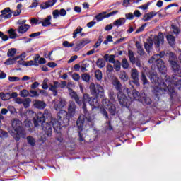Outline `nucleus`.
I'll return each instance as SVG.
<instances>
[{
    "label": "nucleus",
    "mask_w": 181,
    "mask_h": 181,
    "mask_svg": "<svg viewBox=\"0 0 181 181\" xmlns=\"http://www.w3.org/2000/svg\"><path fill=\"white\" fill-rule=\"evenodd\" d=\"M95 19L98 22H100V21H103V19H105L107 17V11H104L103 13H100L95 16Z\"/></svg>",
    "instance_id": "473e14b6"
},
{
    "label": "nucleus",
    "mask_w": 181,
    "mask_h": 181,
    "mask_svg": "<svg viewBox=\"0 0 181 181\" xmlns=\"http://www.w3.org/2000/svg\"><path fill=\"white\" fill-rule=\"evenodd\" d=\"M59 12L60 16H66V15L67 14V11H66V10L64 8L60 9V11H59Z\"/></svg>",
    "instance_id": "338daca9"
},
{
    "label": "nucleus",
    "mask_w": 181,
    "mask_h": 181,
    "mask_svg": "<svg viewBox=\"0 0 181 181\" xmlns=\"http://www.w3.org/2000/svg\"><path fill=\"white\" fill-rule=\"evenodd\" d=\"M24 66H39V64H35L33 60L27 61L24 62Z\"/></svg>",
    "instance_id": "4d7b16f0"
},
{
    "label": "nucleus",
    "mask_w": 181,
    "mask_h": 181,
    "mask_svg": "<svg viewBox=\"0 0 181 181\" xmlns=\"http://www.w3.org/2000/svg\"><path fill=\"white\" fill-rule=\"evenodd\" d=\"M30 29V25L28 24H24L23 25H20L18 28V33H21V35H23V33H26L27 30H29Z\"/></svg>",
    "instance_id": "cd10ccee"
},
{
    "label": "nucleus",
    "mask_w": 181,
    "mask_h": 181,
    "mask_svg": "<svg viewBox=\"0 0 181 181\" xmlns=\"http://www.w3.org/2000/svg\"><path fill=\"white\" fill-rule=\"evenodd\" d=\"M50 21H52V16H47V17L44 19V21H39L38 25L41 23L44 27L50 26V25H52Z\"/></svg>",
    "instance_id": "bb28decb"
},
{
    "label": "nucleus",
    "mask_w": 181,
    "mask_h": 181,
    "mask_svg": "<svg viewBox=\"0 0 181 181\" xmlns=\"http://www.w3.org/2000/svg\"><path fill=\"white\" fill-rule=\"evenodd\" d=\"M66 104L67 102H66V100L60 98L59 100L54 102V108L56 111H59V110H62Z\"/></svg>",
    "instance_id": "a211bd4d"
},
{
    "label": "nucleus",
    "mask_w": 181,
    "mask_h": 181,
    "mask_svg": "<svg viewBox=\"0 0 181 181\" xmlns=\"http://www.w3.org/2000/svg\"><path fill=\"white\" fill-rule=\"evenodd\" d=\"M122 67H123V69H128L129 67V63L125 58L122 60Z\"/></svg>",
    "instance_id": "de8ad7c7"
},
{
    "label": "nucleus",
    "mask_w": 181,
    "mask_h": 181,
    "mask_svg": "<svg viewBox=\"0 0 181 181\" xmlns=\"http://www.w3.org/2000/svg\"><path fill=\"white\" fill-rule=\"evenodd\" d=\"M8 111H10L11 114H15L16 112V109L13 106H8Z\"/></svg>",
    "instance_id": "0e129e2a"
},
{
    "label": "nucleus",
    "mask_w": 181,
    "mask_h": 181,
    "mask_svg": "<svg viewBox=\"0 0 181 181\" xmlns=\"http://www.w3.org/2000/svg\"><path fill=\"white\" fill-rule=\"evenodd\" d=\"M166 83H162L153 90L154 95L158 100H159L162 94L169 91L170 94H173L175 93V87L177 88H181V79L177 78V75H175L172 78L166 76L165 78Z\"/></svg>",
    "instance_id": "f257e3e1"
},
{
    "label": "nucleus",
    "mask_w": 181,
    "mask_h": 181,
    "mask_svg": "<svg viewBox=\"0 0 181 181\" xmlns=\"http://www.w3.org/2000/svg\"><path fill=\"white\" fill-rule=\"evenodd\" d=\"M90 90L91 94L95 97H98V95H100V97H103V95H104V88L100 84H97L95 86L94 83H91L90 84Z\"/></svg>",
    "instance_id": "0eeeda50"
},
{
    "label": "nucleus",
    "mask_w": 181,
    "mask_h": 181,
    "mask_svg": "<svg viewBox=\"0 0 181 181\" xmlns=\"http://www.w3.org/2000/svg\"><path fill=\"white\" fill-rule=\"evenodd\" d=\"M150 80L153 84H156L157 86L154 88V90L159 87V86H162V84H159V81H160V78L158 76V74L156 72H150Z\"/></svg>",
    "instance_id": "4468645a"
},
{
    "label": "nucleus",
    "mask_w": 181,
    "mask_h": 181,
    "mask_svg": "<svg viewBox=\"0 0 181 181\" xmlns=\"http://www.w3.org/2000/svg\"><path fill=\"white\" fill-rule=\"evenodd\" d=\"M117 98L121 105H123L124 107H128V105H129V100L128 98H127V95H125L122 92H119L117 93Z\"/></svg>",
    "instance_id": "9b49d317"
},
{
    "label": "nucleus",
    "mask_w": 181,
    "mask_h": 181,
    "mask_svg": "<svg viewBox=\"0 0 181 181\" xmlns=\"http://www.w3.org/2000/svg\"><path fill=\"white\" fill-rule=\"evenodd\" d=\"M112 85L115 88V89L119 91V93H121V88L122 87V85L121 84V82L119 80H118L117 78H115L112 80Z\"/></svg>",
    "instance_id": "a878e982"
},
{
    "label": "nucleus",
    "mask_w": 181,
    "mask_h": 181,
    "mask_svg": "<svg viewBox=\"0 0 181 181\" xmlns=\"http://www.w3.org/2000/svg\"><path fill=\"white\" fill-rule=\"evenodd\" d=\"M11 127L13 130H9L8 132L16 141H21V138H26V131L23 129L22 122L18 119H13L11 121Z\"/></svg>",
    "instance_id": "f03ea898"
},
{
    "label": "nucleus",
    "mask_w": 181,
    "mask_h": 181,
    "mask_svg": "<svg viewBox=\"0 0 181 181\" xmlns=\"http://www.w3.org/2000/svg\"><path fill=\"white\" fill-rule=\"evenodd\" d=\"M27 142L30 146H35V145H36V139L32 136H28L27 137Z\"/></svg>",
    "instance_id": "c9c22d12"
},
{
    "label": "nucleus",
    "mask_w": 181,
    "mask_h": 181,
    "mask_svg": "<svg viewBox=\"0 0 181 181\" xmlns=\"http://www.w3.org/2000/svg\"><path fill=\"white\" fill-rule=\"evenodd\" d=\"M69 93L70 95V97H71L76 103H78V105H81V100H80V97H78V95H77V93L76 91L73 90V89L69 88Z\"/></svg>",
    "instance_id": "6ab92c4d"
},
{
    "label": "nucleus",
    "mask_w": 181,
    "mask_h": 181,
    "mask_svg": "<svg viewBox=\"0 0 181 181\" xmlns=\"http://www.w3.org/2000/svg\"><path fill=\"white\" fill-rule=\"evenodd\" d=\"M72 78L73 80H74L75 81H78L80 80V74H77V73H74L72 75Z\"/></svg>",
    "instance_id": "680f3d73"
},
{
    "label": "nucleus",
    "mask_w": 181,
    "mask_h": 181,
    "mask_svg": "<svg viewBox=\"0 0 181 181\" xmlns=\"http://www.w3.org/2000/svg\"><path fill=\"white\" fill-rule=\"evenodd\" d=\"M154 44L156 45V47H159L160 45H163V35H159L156 37L154 40Z\"/></svg>",
    "instance_id": "c756f323"
},
{
    "label": "nucleus",
    "mask_w": 181,
    "mask_h": 181,
    "mask_svg": "<svg viewBox=\"0 0 181 181\" xmlns=\"http://www.w3.org/2000/svg\"><path fill=\"white\" fill-rule=\"evenodd\" d=\"M145 26H146V23L141 26L139 29L136 30V33H139L141 32H143L145 29Z\"/></svg>",
    "instance_id": "774afa93"
},
{
    "label": "nucleus",
    "mask_w": 181,
    "mask_h": 181,
    "mask_svg": "<svg viewBox=\"0 0 181 181\" xmlns=\"http://www.w3.org/2000/svg\"><path fill=\"white\" fill-rule=\"evenodd\" d=\"M19 59V57H16L14 58H9L5 62V64L7 66H11V64H15V62Z\"/></svg>",
    "instance_id": "4c0bfd02"
},
{
    "label": "nucleus",
    "mask_w": 181,
    "mask_h": 181,
    "mask_svg": "<svg viewBox=\"0 0 181 181\" xmlns=\"http://www.w3.org/2000/svg\"><path fill=\"white\" fill-rule=\"evenodd\" d=\"M30 98H26L25 100H23V105L25 108H28L29 107V104L31 103Z\"/></svg>",
    "instance_id": "8fccbe9b"
},
{
    "label": "nucleus",
    "mask_w": 181,
    "mask_h": 181,
    "mask_svg": "<svg viewBox=\"0 0 181 181\" xmlns=\"http://www.w3.org/2000/svg\"><path fill=\"white\" fill-rule=\"evenodd\" d=\"M81 101H82L81 104L83 105L82 108L84 112H87V106L86 105V103H88V104L91 105V107H96L98 105V103H97V98H93L90 97L89 94H87V93L83 95V100Z\"/></svg>",
    "instance_id": "423d86ee"
},
{
    "label": "nucleus",
    "mask_w": 181,
    "mask_h": 181,
    "mask_svg": "<svg viewBox=\"0 0 181 181\" xmlns=\"http://www.w3.org/2000/svg\"><path fill=\"white\" fill-rule=\"evenodd\" d=\"M8 81H11V83H15L16 81H20L21 78L18 76H8Z\"/></svg>",
    "instance_id": "864d4df0"
},
{
    "label": "nucleus",
    "mask_w": 181,
    "mask_h": 181,
    "mask_svg": "<svg viewBox=\"0 0 181 181\" xmlns=\"http://www.w3.org/2000/svg\"><path fill=\"white\" fill-rule=\"evenodd\" d=\"M20 95L21 97H23V98L28 97V96L29 97V90L26 89H23L21 90Z\"/></svg>",
    "instance_id": "09e8293b"
},
{
    "label": "nucleus",
    "mask_w": 181,
    "mask_h": 181,
    "mask_svg": "<svg viewBox=\"0 0 181 181\" xmlns=\"http://www.w3.org/2000/svg\"><path fill=\"white\" fill-rule=\"evenodd\" d=\"M46 119H49V121L53 119L52 117V112L47 109L45 110L44 113L38 112L36 117L33 118L35 127H40V124H42V122H45Z\"/></svg>",
    "instance_id": "20e7f679"
},
{
    "label": "nucleus",
    "mask_w": 181,
    "mask_h": 181,
    "mask_svg": "<svg viewBox=\"0 0 181 181\" xmlns=\"http://www.w3.org/2000/svg\"><path fill=\"white\" fill-rule=\"evenodd\" d=\"M84 115L79 116L76 121V127L78 129V132L83 131V127H84V121L90 122V124L94 122V115L88 113V112H84Z\"/></svg>",
    "instance_id": "39448f33"
},
{
    "label": "nucleus",
    "mask_w": 181,
    "mask_h": 181,
    "mask_svg": "<svg viewBox=\"0 0 181 181\" xmlns=\"http://www.w3.org/2000/svg\"><path fill=\"white\" fill-rule=\"evenodd\" d=\"M176 55L173 54V52H170L169 54V63H172V62H176Z\"/></svg>",
    "instance_id": "6e6d98bb"
},
{
    "label": "nucleus",
    "mask_w": 181,
    "mask_h": 181,
    "mask_svg": "<svg viewBox=\"0 0 181 181\" xmlns=\"http://www.w3.org/2000/svg\"><path fill=\"white\" fill-rule=\"evenodd\" d=\"M156 15H158V13H156L155 11L147 13L144 15L142 19H143V21H144V22H148V21H151V19H152V18H153V16H156Z\"/></svg>",
    "instance_id": "393cba45"
},
{
    "label": "nucleus",
    "mask_w": 181,
    "mask_h": 181,
    "mask_svg": "<svg viewBox=\"0 0 181 181\" xmlns=\"http://www.w3.org/2000/svg\"><path fill=\"white\" fill-rule=\"evenodd\" d=\"M171 27H172L173 33L175 35H177V33H179V28L173 25H172Z\"/></svg>",
    "instance_id": "69168bd1"
},
{
    "label": "nucleus",
    "mask_w": 181,
    "mask_h": 181,
    "mask_svg": "<svg viewBox=\"0 0 181 181\" xmlns=\"http://www.w3.org/2000/svg\"><path fill=\"white\" fill-rule=\"evenodd\" d=\"M76 103L73 101L69 102L68 105V115L71 118L76 115Z\"/></svg>",
    "instance_id": "2eb2a0df"
},
{
    "label": "nucleus",
    "mask_w": 181,
    "mask_h": 181,
    "mask_svg": "<svg viewBox=\"0 0 181 181\" xmlns=\"http://www.w3.org/2000/svg\"><path fill=\"white\" fill-rule=\"evenodd\" d=\"M95 76L97 80L99 81L103 79V72H101L100 70H96L95 71Z\"/></svg>",
    "instance_id": "37998d69"
},
{
    "label": "nucleus",
    "mask_w": 181,
    "mask_h": 181,
    "mask_svg": "<svg viewBox=\"0 0 181 181\" xmlns=\"http://www.w3.org/2000/svg\"><path fill=\"white\" fill-rule=\"evenodd\" d=\"M8 136H9L8 132L0 129V138H8Z\"/></svg>",
    "instance_id": "5fc2aeb1"
},
{
    "label": "nucleus",
    "mask_w": 181,
    "mask_h": 181,
    "mask_svg": "<svg viewBox=\"0 0 181 181\" xmlns=\"http://www.w3.org/2000/svg\"><path fill=\"white\" fill-rule=\"evenodd\" d=\"M62 45L64 47H73L74 46V44L73 43L70 44L69 43V41H64Z\"/></svg>",
    "instance_id": "bf43d9fd"
},
{
    "label": "nucleus",
    "mask_w": 181,
    "mask_h": 181,
    "mask_svg": "<svg viewBox=\"0 0 181 181\" xmlns=\"http://www.w3.org/2000/svg\"><path fill=\"white\" fill-rule=\"evenodd\" d=\"M15 54H16V49H15V48H11L7 52V56L8 57H13V56H15Z\"/></svg>",
    "instance_id": "a19ab883"
},
{
    "label": "nucleus",
    "mask_w": 181,
    "mask_h": 181,
    "mask_svg": "<svg viewBox=\"0 0 181 181\" xmlns=\"http://www.w3.org/2000/svg\"><path fill=\"white\" fill-rule=\"evenodd\" d=\"M102 104L103 107L109 111L110 115H115L117 113V107H115V105L111 103L110 102V100L108 99H103L102 100Z\"/></svg>",
    "instance_id": "1a4fd4ad"
},
{
    "label": "nucleus",
    "mask_w": 181,
    "mask_h": 181,
    "mask_svg": "<svg viewBox=\"0 0 181 181\" xmlns=\"http://www.w3.org/2000/svg\"><path fill=\"white\" fill-rule=\"evenodd\" d=\"M96 66L99 67V69H103V67L105 66V61L103 59H98L96 62Z\"/></svg>",
    "instance_id": "ea45409f"
},
{
    "label": "nucleus",
    "mask_w": 181,
    "mask_h": 181,
    "mask_svg": "<svg viewBox=\"0 0 181 181\" xmlns=\"http://www.w3.org/2000/svg\"><path fill=\"white\" fill-rule=\"evenodd\" d=\"M29 97L35 98V97H39V93L36 90H30L29 92Z\"/></svg>",
    "instance_id": "603ef678"
},
{
    "label": "nucleus",
    "mask_w": 181,
    "mask_h": 181,
    "mask_svg": "<svg viewBox=\"0 0 181 181\" xmlns=\"http://www.w3.org/2000/svg\"><path fill=\"white\" fill-rule=\"evenodd\" d=\"M71 117L66 110H60L57 114V119H53L51 121L52 127L54 131H59L62 128V124L63 127H66L69 125V122H70V119Z\"/></svg>",
    "instance_id": "7ed1b4c3"
},
{
    "label": "nucleus",
    "mask_w": 181,
    "mask_h": 181,
    "mask_svg": "<svg viewBox=\"0 0 181 181\" xmlns=\"http://www.w3.org/2000/svg\"><path fill=\"white\" fill-rule=\"evenodd\" d=\"M170 64L173 69V71H174L175 74V76H177V77H181V69L179 64H177V62H176V61L171 62Z\"/></svg>",
    "instance_id": "dca6fc26"
},
{
    "label": "nucleus",
    "mask_w": 181,
    "mask_h": 181,
    "mask_svg": "<svg viewBox=\"0 0 181 181\" xmlns=\"http://www.w3.org/2000/svg\"><path fill=\"white\" fill-rule=\"evenodd\" d=\"M125 23V18H121L113 22L114 26H122Z\"/></svg>",
    "instance_id": "f704fd0d"
},
{
    "label": "nucleus",
    "mask_w": 181,
    "mask_h": 181,
    "mask_svg": "<svg viewBox=\"0 0 181 181\" xmlns=\"http://www.w3.org/2000/svg\"><path fill=\"white\" fill-rule=\"evenodd\" d=\"M81 30H83V28L81 27H78L73 33V37L74 39H76L77 37V35L78 33H81Z\"/></svg>",
    "instance_id": "49530a36"
},
{
    "label": "nucleus",
    "mask_w": 181,
    "mask_h": 181,
    "mask_svg": "<svg viewBox=\"0 0 181 181\" xmlns=\"http://www.w3.org/2000/svg\"><path fill=\"white\" fill-rule=\"evenodd\" d=\"M52 15H53L54 19H57V18H59V16H60L59 10H58V9L54 10V11L52 12Z\"/></svg>",
    "instance_id": "052dcab7"
},
{
    "label": "nucleus",
    "mask_w": 181,
    "mask_h": 181,
    "mask_svg": "<svg viewBox=\"0 0 181 181\" xmlns=\"http://www.w3.org/2000/svg\"><path fill=\"white\" fill-rule=\"evenodd\" d=\"M40 125H42V130L45 135H47V136H52V125L53 126L52 121H50L49 123L44 121L40 123Z\"/></svg>",
    "instance_id": "9d476101"
},
{
    "label": "nucleus",
    "mask_w": 181,
    "mask_h": 181,
    "mask_svg": "<svg viewBox=\"0 0 181 181\" xmlns=\"http://www.w3.org/2000/svg\"><path fill=\"white\" fill-rule=\"evenodd\" d=\"M136 47L137 49V53L139 56H144L145 54V50L142 47V44L139 41L136 42Z\"/></svg>",
    "instance_id": "c85d7f7f"
},
{
    "label": "nucleus",
    "mask_w": 181,
    "mask_h": 181,
    "mask_svg": "<svg viewBox=\"0 0 181 181\" xmlns=\"http://www.w3.org/2000/svg\"><path fill=\"white\" fill-rule=\"evenodd\" d=\"M141 81H143L144 86L146 84H149V81H148V78H146V76L145 75V73L142 72L141 73Z\"/></svg>",
    "instance_id": "c03bdc74"
},
{
    "label": "nucleus",
    "mask_w": 181,
    "mask_h": 181,
    "mask_svg": "<svg viewBox=\"0 0 181 181\" xmlns=\"http://www.w3.org/2000/svg\"><path fill=\"white\" fill-rule=\"evenodd\" d=\"M132 95L134 100L136 101H140L142 98V93H139V92L136 90H133L132 92Z\"/></svg>",
    "instance_id": "7c9ffc66"
},
{
    "label": "nucleus",
    "mask_w": 181,
    "mask_h": 181,
    "mask_svg": "<svg viewBox=\"0 0 181 181\" xmlns=\"http://www.w3.org/2000/svg\"><path fill=\"white\" fill-rule=\"evenodd\" d=\"M114 64V69L116 70V71H119L121 70V62L119 61H116L113 63Z\"/></svg>",
    "instance_id": "a18cd8bd"
},
{
    "label": "nucleus",
    "mask_w": 181,
    "mask_h": 181,
    "mask_svg": "<svg viewBox=\"0 0 181 181\" xmlns=\"http://www.w3.org/2000/svg\"><path fill=\"white\" fill-rule=\"evenodd\" d=\"M129 59L132 64H135V55L134 54V52L132 50L128 51Z\"/></svg>",
    "instance_id": "e433bc0d"
},
{
    "label": "nucleus",
    "mask_w": 181,
    "mask_h": 181,
    "mask_svg": "<svg viewBox=\"0 0 181 181\" xmlns=\"http://www.w3.org/2000/svg\"><path fill=\"white\" fill-rule=\"evenodd\" d=\"M81 78H82V80H83V81H86V83H88L90 81V74L85 73L81 75Z\"/></svg>",
    "instance_id": "79ce46f5"
},
{
    "label": "nucleus",
    "mask_w": 181,
    "mask_h": 181,
    "mask_svg": "<svg viewBox=\"0 0 181 181\" xmlns=\"http://www.w3.org/2000/svg\"><path fill=\"white\" fill-rule=\"evenodd\" d=\"M154 63H156L158 69L159 70L160 73L163 74H166V65L165 62L162 59H157V61H154Z\"/></svg>",
    "instance_id": "ddd939ff"
},
{
    "label": "nucleus",
    "mask_w": 181,
    "mask_h": 181,
    "mask_svg": "<svg viewBox=\"0 0 181 181\" xmlns=\"http://www.w3.org/2000/svg\"><path fill=\"white\" fill-rule=\"evenodd\" d=\"M33 105L35 108H37L38 110H45L46 108V103L41 100H35Z\"/></svg>",
    "instance_id": "b1692460"
},
{
    "label": "nucleus",
    "mask_w": 181,
    "mask_h": 181,
    "mask_svg": "<svg viewBox=\"0 0 181 181\" xmlns=\"http://www.w3.org/2000/svg\"><path fill=\"white\" fill-rule=\"evenodd\" d=\"M119 78H120L122 81H127L129 78V76L125 71H121L119 73Z\"/></svg>",
    "instance_id": "2f4dec72"
},
{
    "label": "nucleus",
    "mask_w": 181,
    "mask_h": 181,
    "mask_svg": "<svg viewBox=\"0 0 181 181\" xmlns=\"http://www.w3.org/2000/svg\"><path fill=\"white\" fill-rule=\"evenodd\" d=\"M24 125L27 128H30V127H32V122L30 119H26L24 121Z\"/></svg>",
    "instance_id": "e2e57ef3"
},
{
    "label": "nucleus",
    "mask_w": 181,
    "mask_h": 181,
    "mask_svg": "<svg viewBox=\"0 0 181 181\" xmlns=\"http://www.w3.org/2000/svg\"><path fill=\"white\" fill-rule=\"evenodd\" d=\"M0 18L3 19H9L12 18V11L9 7L6 8L5 9L1 11Z\"/></svg>",
    "instance_id": "f3484780"
},
{
    "label": "nucleus",
    "mask_w": 181,
    "mask_h": 181,
    "mask_svg": "<svg viewBox=\"0 0 181 181\" xmlns=\"http://www.w3.org/2000/svg\"><path fill=\"white\" fill-rule=\"evenodd\" d=\"M131 78L136 86H139V72L135 68L131 69Z\"/></svg>",
    "instance_id": "f8f14e48"
},
{
    "label": "nucleus",
    "mask_w": 181,
    "mask_h": 181,
    "mask_svg": "<svg viewBox=\"0 0 181 181\" xmlns=\"http://www.w3.org/2000/svg\"><path fill=\"white\" fill-rule=\"evenodd\" d=\"M144 49L146 50L147 53H149L151 52V49H152V44L151 43H148L145 42L144 43Z\"/></svg>",
    "instance_id": "3c124183"
},
{
    "label": "nucleus",
    "mask_w": 181,
    "mask_h": 181,
    "mask_svg": "<svg viewBox=\"0 0 181 181\" xmlns=\"http://www.w3.org/2000/svg\"><path fill=\"white\" fill-rule=\"evenodd\" d=\"M165 56V51L160 52L159 54H156L148 60V63L151 64L155 63V61L162 60V57Z\"/></svg>",
    "instance_id": "aec40b11"
},
{
    "label": "nucleus",
    "mask_w": 181,
    "mask_h": 181,
    "mask_svg": "<svg viewBox=\"0 0 181 181\" xmlns=\"http://www.w3.org/2000/svg\"><path fill=\"white\" fill-rule=\"evenodd\" d=\"M100 112H101V114H103V117H105V118L106 119H108V118H109L108 112H107V110L105 109H101Z\"/></svg>",
    "instance_id": "13d9d810"
},
{
    "label": "nucleus",
    "mask_w": 181,
    "mask_h": 181,
    "mask_svg": "<svg viewBox=\"0 0 181 181\" xmlns=\"http://www.w3.org/2000/svg\"><path fill=\"white\" fill-rule=\"evenodd\" d=\"M140 103H142L144 105H151L152 104V100L149 98L145 93H141V98Z\"/></svg>",
    "instance_id": "412c9836"
},
{
    "label": "nucleus",
    "mask_w": 181,
    "mask_h": 181,
    "mask_svg": "<svg viewBox=\"0 0 181 181\" xmlns=\"http://www.w3.org/2000/svg\"><path fill=\"white\" fill-rule=\"evenodd\" d=\"M8 33L10 35L9 37L10 39H16L18 37V34L15 32V30L11 28L8 31Z\"/></svg>",
    "instance_id": "58836bf2"
},
{
    "label": "nucleus",
    "mask_w": 181,
    "mask_h": 181,
    "mask_svg": "<svg viewBox=\"0 0 181 181\" xmlns=\"http://www.w3.org/2000/svg\"><path fill=\"white\" fill-rule=\"evenodd\" d=\"M57 2V0H48L45 3L41 4L42 9H47V8H51Z\"/></svg>",
    "instance_id": "5701e85b"
},
{
    "label": "nucleus",
    "mask_w": 181,
    "mask_h": 181,
    "mask_svg": "<svg viewBox=\"0 0 181 181\" xmlns=\"http://www.w3.org/2000/svg\"><path fill=\"white\" fill-rule=\"evenodd\" d=\"M67 86V82L65 81L59 82V81H54V84L50 83L49 90L52 91L53 95H57V88H64Z\"/></svg>",
    "instance_id": "6e6552de"
},
{
    "label": "nucleus",
    "mask_w": 181,
    "mask_h": 181,
    "mask_svg": "<svg viewBox=\"0 0 181 181\" xmlns=\"http://www.w3.org/2000/svg\"><path fill=\"white\" fill-rule=\"evenodd\" d=\"M90 43V40L83 39L79 42H77L76 44V47L75 48V50L77 52L80 49H83L86 46V45H88Z\"/></svg>",
    "instance_id": "4be33fe9"
},
{
    "label": "nucleus",
    "mask_w": 181,
    "mask_h": 181,
    "mask_svg": "<svg viewBox=\"0 0 181 181\" xmlns=\"http://www.w3.org/2000/svg\"><path fill=\"white\" fill-rule=\"evenodd\" d=\"M167 40L170 45V46H174L176 40L175 39V37L170 34L167 35L166 36Z\"/></svg>",
    "instance_id": "72a5a7b5"
}]
</instances>
